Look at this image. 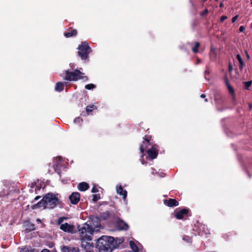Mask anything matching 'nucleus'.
<instances>
[{
	"instance_id": "obj_44",
	"label": "nucleus",
	"mask_w": 252,
	"mask_h": 252,
	"mask_svg": "<svg viewBox=\"0 0 252 252\" xmlns=\"http://www.w3.org/2000/svg\"><path fill=\"white\" fill-rule=\"evenodd\" d=\"M151 173L153 174H155V173H157V171L156 170L153 168H151Z\"/></svg>"
},
{
	"instance_id": "obj_53",
	"label": "nucleus",
	"mask_w": 252,
	"mask_h": 252,
	"mask_svg": "<svg viewBox=\"0 0 252 252\" xmlns=\"http://www.w3.org/2000/svg\"><path fill=\"white\" fill-rule=\"evenodd\" d=\"M205 101L208 102V99L207 98L205 99Z\"/></svg>"
},
{
	"instance_id": "obj_18",
	"label": "nucleus",
	"mask_w": 252,
	"mask_h": 252,
	"mask_svg": "<svg viewBox=\"0 0 252 252\" xmlns=\"http://www.w3.org/2000/svg\"><path fill=\"white\" fill-rule=\"evenodd\" d=\"M89 188V185L87 183L82 182L79 184L78 189L80 191H84L87 190Z\"/></svg>"
},
{
	"instance_id": "obj_19",
	"label": "nucleus",
	"mask_w": 252,
	"mask_h": 252,
	"mask_svg": "<svg viewBox=\"0 0 252 252\" xmlns=\"http://www.w3.org/2000/svg\"><path fill=\"white\" fill-rule=\"evenodd\" d=\"M236 59L239 62V67L241 71H242L244 68V66H245V63L242 58L241 55L240 54H237L236 55Z\"/></svg>"
},
{
	"instance_id": "obj_35",
	"label": "nucleus",
	"mask_w": 252,
	"mask_h": 252,
	"mask_svg": "<svg viewBox=\"0 0 252 252\" xmlns=\"http://www.w3.org/2000/svg\"><path fill=\"white\" fill-rule=\"evenodd\" d=\"M81 122H82V119L80 117L76 118L74 120V122L76 124H79Z\"/></svg>"
},
{
	"instance_id": "obj_8",
	"label": "nucleus",
	"mask_w": 252,
	"mask_h": 252,
	"mask_svg": "<svg viewBox=\"0 0 252 252\" xmlns=\"http://www.w3.org/2000/svg\"><path fill=\"white\" fill-rule=\"evenodd\" d=\"M60 228L65 232L71 234H74L77 232V230L75 228L74 225L69 224L67 222L61 224Z\"/></svg>"
},
{
	"instance_id": "obj_14",
	"label": "nucleus",
	"mask_w": 252,
	"mask_h": 252,
	"mask_svg": "<svg viewBox=\"0 0 252 252\" xmlns=\"http://www.w3.org/2000/svg\"><path fill=\"white\" fill-rule=\"evenodd\" d=\"M62 252H79L78 247L71 246H63L61 248Z\"/></svg>"
},
{
	"instance_id": "obj_21",
	"label": "nucleus",
	"mask_w": 252,
	"mask_h": 252,
	"mask_svg": "<svg viewBox=\"0 0 252 252\" xmlns=\"http://www.w3.org/2000/svg\"><path fill=\"white\" fill-rule=\"evenodd\" d=\"M55 90L57 92H62L64 89V84L62 82H58L56 83Z\"/></svg>"
},
{
	"instance_id": "obj_22",
	"label": "nucleus",
	"mask_w": 252,
	"mask_h": 252,
	"mask_svg": "<svg viewBox=\"0 0 252 252\" xmlns=\"http://www.w3.org/2000/svg\"><path fill=\"white\" fill-rule=\"evenodd\" d=\"M111 216H112V213L108 211L102 212L100 214V217L103 220H106Z\"/></svg>"
},
{
	"instance_id": "obj_40",
	"label": "nucleus",
	"mask_w": 252,
	"mask_h": 252,
	"mask_svg": "<svg viewBox=\"0 0 252 252\" xmlns=\"http://www.w3.org/2000/svg\"><path fill=\"white\" fill-rule=\"evenodd\" d=\"M227 18L226 16H222L220 18V22L222 23Z\"/></svg>"
},
{
	"instance_id": "obj_47",
	"label": "nucleus",
	"mask_w": 252,
	"mask_h": 252,
	"mask_svg": "<svg viewBox=\"0 0 252 252\" xmlns=\"http://www.w3.org/2000/svg\"><path fill=\"white\" fill-rule=\"evenodd\" d=\"M205 75L206 76L207 74H209V72L208 70H205L204 72Z\"/></svg>"
},
{
	"instance_id": "obj_43",
	"label": "nucleus",
	"mask_w": 252,
	"mask_h": 252,
	"mask_svg": "<svg viewBox=\"0 0 252 252\" xmlns=\"http://www.w3.org/2000/svg\"><path fill=\"white\" fill-rule=\"evenodd\" d=\"M245 27L243 26H241L239 28V32H244V31L245 30Z\"/></svg>"
},
{
	"instance_id": "obj_25",
	"label": "nucleus",
	"mask_w": 252,
	"mask_h": 252,
	"mask_svg": "<svg viewBox=\"0 0 252 252\" xmlns=\"http://www.w3.org/2000/svg\"><path fill=\"white\" fill-rule=\"evenodd\" d=\"M81 74H78V80H82L84 82H87L89 80L88 76L85 75V73L80 71Z\"/></svg>"
},
{
	"instance_id": "obj_6",
	"label": "nucleus",
	"mask_w": 252,
	"mask_h": 252,
	"mask_svg": "<svg viewBox=\"0 0 252 252\" xmlns=\"http://www.w3.org/2000/svg\"><path fill=\"white\" fill-rule=\"evenodd\" d=\"M117 215V220L115 224L116 227L119 230H127L129 228V225L127 223L120 218L119 217L121 215L120 213H118Z\"/></svg>"
},
{
	"instance_id": "obj_11",
	"label": "nucleus",
	"mask_w": 252,
	"mask_h": 252,
	"mask_svg": "<svg viewBox=\"0 0 252 252\" xmlns=\"http://www.w3.org/2000/svg\"><path fill=\"white\" fill-rule=\"evenodd\" d=\"M152 137L151 135H146L143 137L144 141L143 143L140 145V152L142 154H143L146 150V149L149 145H152V143L150 142L152 140Z\"/></svg>"
},
{
	"instance_id": "obj_20",
	"label": "nucleus",
	"mask_w": 252,
	"mask_h": 252,
	"mask_svg": "<svg viewBox=\"0 0 252 252\" xmlns=\"http://www.w3.org/2000/svg\"><path fill=\"white\" fill-rule=\"evenodd\" d=\"M129 246H130V248L133 251V252H143L142 251L140 252L137 246L132 241H130L129 242Z\"/></svg>"
},
{
	"instance_id": "obj_9",
	"label": "nucleus",
	"mask_w": 252,
	"mask_h": 252,
	"mask_svg": "<svg viewBox=\"0 0 252 252\" xmlns=\"http://www.w3.org/2000/svg\"><path fill=\"white\" fill-rule=\"evenodd\" d=\"M190 212V211L189 209L183 208L176 212L174 216L178 220H182L185 217H188V216H191V215H189Z\"/></svg>"
},
{
	"instance_id": "obj_17",
	"label": "nucleus",
	"mask_w": 252,
	"mask_h": 252,
	"mask_svg": "<svg viewBox=\"0 0 252 252\" xmlns=\"http://www.w3.org/2000/svg\"><path fill=\"white\" fill-rule=\"evenodd\" d=\"M224 81L229 92L230 93V94H231L232 95L234 96L235 93L234 89L230 85L229 80L226 76L225 77Z\"/></svg>"
},
{
	"instance_id": "obj_36",
	"label": "nucleus",
	"mask_w": 252,
	"mask_h": 252,
	"mask_svg": "<svg viewBox=\"0 0 252 252\" xmlns=\"http://www.w3.org/2000/svg\"><path fill=\"white\" fill-rule=\"evenodd\" d=\"M65 219H66V218H65V217L59 218L58 220V223L59 224H61V223L63 222V220Z\"/></svg>"
},
{
	"instance_id": "obj_46",
	"label": "nucleus",
	"mask_w": 252,
	"mask_h": 252,
	"mask_svg": "<svg viewBox=\"0 0 252 252\" xmlns=\"http://www.w3.org/2000/svg\"><path fill=\"white\" fill-rule=\"evenodd\" d=\"M220 8H222V7H224V4H223V2H220Z\"/></svg>"
},
{
	"instance_id": "obj_13",
	"label": "nucleus",
	"mask_w": 252,
	"mask_h": 252,
	"mask_svg": "<svg viewBox=\"0 0 252 252\" xmlns=\"http://www.w3.org/2000/svg\"><path fill=\"white\" fill-rule=\"evenodd\" d=\"M164 205L169 207H176L179 205V202L175 199L168 198L163 200Z\"/></svg>"
},
{
	"instance_id": "obj_42",
	"label": "nucleus",
	"mask_w": 252,
	"mask_h": 252,
	"mask_svg": "<svg viewBox=\"0 0 252 252\" xmlns=\"http://www.w3.org/2000/svg\"><path fill=\"white\" fill-rule=\"evenodd\" d=\"M239 15H237L235 16H234L232 19V22L234 23L238 18Z\"/></svg>"
},
{
	"instance_id": "obj_33",
	"label": "nucleus",
	"mask_w": 252,
	"mask_h": 252,
	"mask_svg": "<svg viewBox=\"0 0 252 252\" xmlns=\"http://www.w3.org/2000/svg\"><path fill=\"white\" fill-rule=\"evenodd\" d=\"M204 225H199V230H198V234L199 235H203V231L201 230V228H202V229H204Z\"/></svg>"
},
{
	"instance_id": "obj_31",
	"label": "nucleus",
	"mask_w": 252,
	"mask_h": 252,
	"mask_svg": "<svg viewBox=\"0 0 252 252\" xmlns=\"http://www.w3.org/2000/svg\"><path fill=\"white\" fill-rule=\"evenodd\" d=\"M20 252H33V250L30 247H25L21 250Z\"/></svg>"
},
{
	"instance_id": "obj_30",
	"label": "nucleus",
	"mask_w": 252,
	"mask_h": 252,
	"mask_svg": "<svg viewBox=\"0 0 252 252\" xmlns=\"http://www.w3.org/2000/svg\"><path fill=\"white\" fill-rule=\"evenodd\" d=\"M85 89L90 90L92 89H94L96 88V86L93 84H89L86 85L85 86Z\"/></svg>"
},
{
	"instance_id": "obj_54",
	"label": "nucleus",
	"mask_w": 252,
	"mask_h": 252,
	"mask_svg": "<svg viewBox=\"0 0 252 252\" xmlns=\"http://www.w3.org/2000/svg\"><path fill=\"white\" fill-rule=\"evenodd\" d=\"M203 2L206 1L207 0H202Z\"/></svg>"
},
{
	"instance_id": "obj_3",
	"label": "nucleus",
	"mask_w": 252,
	"mask_h": 252,
	"mask_svg": "<svg viewBox=\"0 0 252 252\" xmlns=\"http://www.w3.org/2000/svg\"><path fill=\"white\" fill-rule=\"evenodd\" d=\"M78 55L82 61H88L89 54L92 52L89 43L87 41L82 42L78 46Z\"/></svg>"
},
{
	"instance_id": "obj_12",
	"label": "nucleus",
	"mask_w": 252,
	"mask_h": 252,
	"mask_svg": "<svg viewBox=\"0 0 252 252\" xmlns=\"http://www.w3.org/2000/svg\"><path fill=\"white\" fill-rule=\"evenodd\" d=\"M69 199L71 204L76 205L80 201V194L78 192H73L69 196Z\"/></svg>"
},
{
	"instance_id": "obj_23",
	"label": "nucleus",
	"mask_w": 252,
	"mask_h": 252,
	"mask_svg": "<svg viewBox=\"0 0 252 252\" xmlns=\"http://www.w3.org/2000/svg\"><path fill=\"white\" fill-rule=\"evenodd\" d=\"M215 101L217 104H221L223 102V98L219 94H216L214 95Z\"/></svg>"
},
{
	"instance_id": "obj_32",
	"label": "nucleus",
	"mask_w": 252,
	"mask_h": 252,
	"mask_svg": "<svg viewBox=\"0 0 252 252\" xmlns=\"http://www.w3.org/2000/svg\"><path fill=\"white\" fill-rule=\"evenodd\" d=\"M29 231H31L32 230H34L35 229V226L33 224H31L28 225V228H27Z\"/></svg>"
},
{
	"instance_id": "obj_52",
	"label": "nucleus",
	"mask_w": 252,
	"mask_h": 252,
	"mask_svg": "<svg viewBox=\"0 0 252 252\" xmlns=\"http://www.w3.org/2000/svg\"><path fill=\"white\" fill-rule=\"evenodd\" d=\"M249 107H250V109H251L252 108V104H249Z\"/></svg>"
},
{
	"instance_id": "obj_5",
	"label": "nucleus",
	"mask_w": 252,
	"mask_h": 252,
	"mask_svg": "<svg viewBox=\"0 0 252 252\" xmlns=\"http://www.w3.org/2000/svg\"><path fill=\"white\" fill-rule=\"evenodd\" d=\"M65 76L64 80L69 81H77L78 80V74H81L80 70L77 69L73 71L66 70L64 71Z\"/></svg>"
},
{
	"instance_id": "obj_28",
	"label": "nucleus",
	"mask_w": 252,
	"mask_h": 252,
	"mask_svg": "<svg viewBox=\"0 0 252 252\" xmlns=\"http://www.w3.org/2000/svg\"><path fill=\"white\" fill-rule=\"evenodd\" d=\"M244 84L245 85L244 89L246 90H249L250 87L252 85V80L247 81V82H244Z\"/></svg>"
},
{
	"instance_id": "obj_26",
	"label": "nucleus",
	"mask_w": 252,
	"mask_h": 252,
	"mask_svg": "<svg viewBox=\"0 0 252 252\" xmlns=\"http://www.w3.org/2000/svg\"><path fill=\"white\" fill-rule=\"evenodd\" d=\"M200 43L197 41L194 42V46L191 49L193 53H196L198 52V48L200 46Z\"/></svg>"
},
{
	"instance_id": "obj_15",
	"label": "nucleus",
	"mask_w": 252,
	"mask_h": 252,
	"mask_svg": "<svg viewBox=\"0 0 252 252\" xmlns=\"http://www.w3.org/2000/svg\"><path fill=\"white\" fill-rule=\"evenodd\" d=\"M78 33L76 30L73 29L72 28H69L67 31L63 33L64 36L66 38H69L73 36H75Z\"/></svg>"
},
{
	"instance_id": "obj_41",
	"label": "nucleus",
	"mask_w": 252,
	"mask_h": 252,
	"mask_svg": "<svg viewBox=\"0 0 252 252\" xmlns=\"http://www.w3.org/2000/svg\"><path fill=\"white\" fill-rule=\"evenodd\" d=\"M98 191V189L95 186H94L92 189V192L93 193H95Z\"/></svg>"
},
{
	"instance_id": "obj_10",
	"label": "nucleus",
	"mask_w": 252,
	"mask_h": 252,
	"mask_svg": "<svg viewBox=\"0 0 252 252\" xmlns=\"http://www.w3.org/2000/svg\"><path fill=\"white\" fill-rule=\"evenodd\" d=\"M158 147L157 144H153L152 145L151 148L147 151L148 155L152 159H155L157 158L158 154Z\"/></svg>"
},
{
	"instance_id": "obj_4",
	"label": "nucleus",
	"mask_w": 252,
	"mask_h": 252,
	"mask_svg": "<svg viewBox=\"0 0 252 252\" xmlns=\"http://www.w3.org/2000/svg\"><path fill=\"white\" fill-rule=\"evenodd\" d=\"M81 240V247L85 250L86 252H93L94 245L90 236L82 237Z\"/></svg>"
},
{
	"instance_id": "obj_55",
	"label": "nucleus",
	"mask_w": 252,
	"mask_h": 252,
	"mask_svg": "<svg viewBox=\"0 0 252 252\" xmlns=\"http://www.w3.org/2000/svg\"><path fill=\"white\" fill-rule=\"evenodd\" d=\"M251 5L252 6V0H251Z\"/></svg>"
},
{
	"instance_id": "obj_24",
	"label": "nucleus",
	"mask_w": 252,
	"mask_h": 252,
	"mask_svg": "<svg viewBox=\"0 0 252 252\" xmlns=\"http://www.w3.org/2000/svg\"><path fill=\"white\" fill-rule=\"evenodd\" d=\"M96 109H97L96 106L92 104V105H88L86 107V112H87V114L89 115L93 111V110Z\"/></svg>"
},
{
	"instance_id": "obj_50",
	"label": "nucleus",
	"mask_w": 252,
	"mask_h": 252,
	"mask_svg": "<svg viewBox=\"0 0 252 252\" xmlns=\"http://www.w3.org/2000/svg\"><path fill=\"white\" fill-rule=\"evenodd\" d=\"M246 53H247V57L248 59H250V56H249V55L248 54L247 52H246Z\"/></svg>"
},
{
	"instance_id": "obj_16",
	"label": "nucleus",
	"mask_w": 252,
	"mask_h": 252,
	"mask_svg": "<svg viewBox=\"0 0 252 252\" xmlns=\"http://www.w3.org/2000/svg\"><path fill=\"white\" fill-rule=\"evenodd\" d=\"M117 192L120 195L123 196V199L126 200L127 196V191L125 189H123V188L121 185L119 187H117Z\"/></svg>"
},
{
	"instance_id": "obj_51",
	"label": "nucleus",
	"mask_w": 252,
	"mask_h": 252,
	"mask_svg": "<svg viewBox=\"0 0 252 252\" xmlns=\"http://www.w3.org/2000/svg\"><path fill=\"white\" fill-rule=\"evenodd\" d=\"M200 63V60L199 59H197V63Z\"/></svg>"
},
{
	"instance_id": "obj_7",
	"label": "nucleus",
	"mask_w": 252,
	"mask_h": 252,
	"mask_svg": "<svg viewBox=\"0 0 252 252\" xmlns=\"http://www.w3.org/2000/svg\"><path fill=\"white\" fill-rule=\"evenodd\" d=\"M78 231L80 232V234L81 235L84 236H88V234H92L94 232L93 228L91 227L88 224L86 223L85 224V225L80 227V226H78Z\"/></svg>"
},
{
	"instance_id": "obj_48",
	"label": "nucleus",
	"mask_w": 252,
	"mask_h": 252,
	"mask_svg": "<svg viewBox=\"0 0 252 252\" xmlns=\"http://www.w3.org/2000/svg\"><path fill=\"white\" fill-rule=\"evenodd\" d=\"M200 97L201 98H205L206 97V95L204 94H201Z\"/></svg>"
},
{
	"instance_id": "obj_39",
	"label": "nucleus",
	"mask_w": 252,
	"mask_h": 252,
	"mask_svg": "<svg viewBox=\"0 0 252 252\" xmlns=\"http://www.w3.org/2000/svg\"><path fill=\"white\" fill-rule=\"evenodd\" d=\"M233 70V66L231 63H229L228 64V71L229 73H231Z\"/></svg>"
},
{
	"instance_id": "obj_1",
	"label": "nucleus",
	"mask_w": 252,
	"mask_h": 252,
	"mask_svg": "<svg viewBox=\"0 0 252 252\" xmlns=\"http://www.w3.org/2000/svg\"><path fill=\"white\" fill-rule=\"evenodd\" d=\"M118 246L114 237L105 235L98 238L96 243V248L99 252H111Z\"/></svg>"
},
{
	"instance_id": "obj_29",
	"label": "nucleus",
	"mask_w": 252,
	"mask_h": 252,
	"mask_svg": "<svg viewBox=\"0 0 252 252\" xmlns=\"http://www.w3.org/2000/svg\"><path fill=\"white\" fill-rule=\"evenodd\" d=\"M100 199V194H94L93 195L92 200L94 202L97 201Z\"/></svg>"
},
{
	"instance_id": "obj_34",
	"label": "nucleus",
	"mask_w": 252,
	"mask_h": 252,
	"mask_svg": "<svg viewBox=\"0 0 252 252\" xmlns=\"http://www.w3.org/2000/svg\"><path fill=\"white\" fill-rule=\"evenodd\" d=\"M112 214V216L110 217V218H111L114 220H117V216H118V213H119V212H116V213L114 212H110Z\"/></svg>"
},
{
	"instance_id": "obj_38",
	"label": "nucleus",
	"mask_w": 252,
	"mask_h": 252,
	"mask_svg": "<svg viewBox=\"0 0 252 252\" xmlns=\"http://www.w3.org/2000/svg\"><path fill=\"white\" fill-rule=\"evenodd\" d=\"M208 13V10L206 8L200 14L201 16L203 17L206 15Z\"/></svg>"
},
{
	"instance_id": "obj_49",
	"label": "nucleus",
	"mask_w": 252,
	"mask_h": 252,
	"mask_svg": "<svg viewBox=\"0 0 252 252\" xmlns=\"http://www.w3.org/2000/svg\"><path fill=\"white\" fill-rule=\"evenodd\" d=\"M40 198V196H37L35 197V198H34V200H37L38 199H39Z\"/></svg>"
},
{
	"instance_id": "obj_37",
	"label": "nucleus",
	"mask_w": 252,
	"mask_h": 252,
	"mask_svg": "<svg viewBox=\"0 0 252 252\" xmlns=\"http://www.w3.org/2000/svg\"><path fill=\"white\" fill-rule=\"evenodd\" d=\"M211 55H210V57L211 58H212L213 56H214V58H216V52H215V49H213L212 48H211Z\"/></svg>"
},
{
	"instance_id": "obj_27",
	"label": "nucleus",
	"mask_w": 252,
	"mask_h": 252,
	"mask_svg": "<svg viewBox=\"0 0 252 252\" xmlns=\"http://www.w3.org/2000/svg\"><path fill=\"white\" fill-rule=\"evenodd\" d=\"M182 239L187 243H190L192 242V238L187 235H183Z\"/></svg>"
},
{
	"instance_id": "obj_2",
	"label": "nucleus",
	"mask_w": 252,
	"mask_h": 252,
	"mask_svg": "<svg viewBox=\"0 0 252 252\" xmlns=\"http://www.w3.org/2000/svg\"><path fill=\"white\" fill-rule=\"evenodd\" d=\"M58 195V194H55L52 192L47 193L39 202L32 206V209H35L42 207L44 209H52L54 208L60 203Z\"/></svg>"
},
{
	"instance_id": "obj_56",
	"label": "nucleus",
	"mask_w": 252,
	"mask_h": 252,
	"mask_svg": "<svg viewBox=\"0 0 252 252\" xmlns=\"http://www.w3.org/2000/svg\"><path fill=\"white\" fill-rule=\"evenodd\" d=\"M197 227V226L195 225V227Z\"/></svg>"
},
{
	"instance_id": "obj_57",
	"label": "nucleus",
	"mask_w": 252,
	"mask_h": 252,
	"mask_svg": "<svg viewBox=\"0 0 252 252\" xmlns=\"http://www.w3.org/2000/svg\"><path fill=\"white\" fill-rule=\"evenodd\" d=\"M215 0L216 1H218L219 0Z\"/></svg>"
},
{
	"instance_id": "obj_45",
	"label": "nucleus",
	"mask_w": 252,
	"mask_h": 252,
	"mask_svg": "<svg viewBox=\"0 0 252 252\" xmlns=\"http://www.w3.org/2000/svg\"><path fill=\"white\" fill-rule=\"evenodd\" d=\"M41 252H50V251L48 249H43L42 250Z\"/></svg>"
}]
</instances>
